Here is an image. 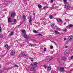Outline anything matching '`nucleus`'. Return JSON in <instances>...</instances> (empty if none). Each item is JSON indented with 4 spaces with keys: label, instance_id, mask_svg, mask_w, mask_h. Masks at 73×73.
Returning a JSON list of instances; mask_svg holds the SVG:
<instances>
[{
    "label": "nucleus",
    "instance_id": "b1692460",
    "mask_svg": "<svg viewBox=\"0 0 73 73\" xmlns=\"http://www.w3.org/2000/svg\"><path fill=\"white\" fill-rule=\"evenodd\" d=\"M22 33H25V30H22Z\"/></svg>",
    "mask_w": 73,
    "mask_h": 73
},
{
    "label": "nucleus",
    "instance_id": "c756f323",
    "mask_svg": "<svg viewBox=\"0 0 73 73\" xmlns=\"http://www.w3.org/2000/svg\"><path fill=\"white\" fill-rule=\"evenodd\" d=\"M50 48L51 49H52L53 48V46H50Z\"/></svg>",
    "mask_w": 73,
    "mask_h": 73
},
{
    "label": "nucleus",
    "instance_id": "49530a36",
    "mask_svg": "<svg viewBox=\"0 0 73 73\" xmlns=\"http://www.w3.org/2000/svg\"><path fill=\"white\" fill-rule=\"evenodd\" d=\"M44 68H46V66L45 65H44Z\"/></svg>",
    "mask_w": 73,
    "mask_h": 73
},
{
    "label": "nucleus",
    "instance_id": "4468645a",
    "mask_svg": "<svg viewBox=\"0 0 73 73\" xmlns=\"http://www.w3.org/2000/svg\"><path fill=\"white\" fill-rule=\"evenodd\" d=\"M15 14L14 13H13L11 15V16L12 17H13L14 16H15Z\"/></svg>",
    "mask_w": 73,
    "mask_h": 73
},
{
    "label": "nucleus",
    "instance_id": "052dcab7",
    "mask_svg": "<svg viewBox=\"0 0 73 73\" xmlns=\"http://www.w3.org/2000/svg\"><path fill=\"white\" fill-rule=\"evenodd\" d=\"M43 9H44V10H46V9H45V8H44Z\"/></svg>",
    "mask_w": 73,
    "mask_h": 73
},
{
    "label": "nucleus",
    "instance_id": "aec40b11",
    "mask_svg": "<svg viewBox=\"0 0 73 73\" xmlns=\"http://www.w3.org/2000/svg\"><path fill=\"white\" fill-rule=\"evenodd\" d=\"M26 18V17H25V15H23V16L22 17L23 19H25Z\"/></svg>",
    "mask_w": 73,
    "mask_h": 73
},
{
    "label": "nucleus",
    "instance_id": "dca6fc26",
    "mask_svg": "<svg viewBox=\"0 0 73 73\" xmlns=\"http://www.w3.org/2000/svg\"><path fill=\"white\" fill-rule=\"evenodd\" d=\"M49 17L50 19H53V17H52V16L51 15H49Z\"/></svg>",
    "mask_w": 73,
    "mask_h": 73
},
{
    "label": "nucleus",
    "instance_id": "cd10ccee",
    "mask_svg": "<svg viewBox=\"0 0 73 73\" xmlns=\"http://www.w3.org/2000/svg\"><path fill=\"white\" fill-rule=\"evenodd\" d=\"M68 30L66 29H65L64 30V32H67Z\"/></svg>",
    "mask_w": 73,
    "mask_h": 73
},
{
    "label": "nucleus",
    "instance_id": "c85d7f7f",
    "mask_svg": "<svg viewBox=\"0 0 73 73\" xmlns=\"http://www.w3.org/2000/svg\"><path fill=\"white\" fill-rule=\"evenodd\" d=\"M71 39H72L70 37V36L68 38V40H71Z\"/></svg>",
    "mask_w": 73,
    "mask_h": 73
},
{
    "label": "nucleus",
    "instance_id": "bb28decb",
    "mask_svg": "<svg viewBox=\"0 0 73 73\" xmlns=\"http://www.w3.org/2000/svg\"><path fill=\"white\" fill-rule=\"evenodd\" d=\"M70 37L71 38V39H72L73 38V35H70Z\"/></svg>",
    "mask_w": 73,
    "mask_h": 73
},
{
    "label": "nucleus",
    "instance_id": "79ce46f5",
    "mask_svg": "<svg viewBox=\"0 0 73 73\" xmlns=\"http://www.w3.org/2000/svg\"><path fill=\"white\" fill-rule=\"evenodd\" d=\"M64 40H66V38H64Z\"/></svg>",
    "mask_w": 73,
    "mask_h": 73
},
{
    "label": "nucleus",
    "instance_id": "2eb2a0df",
    "mask_svg": "<svg viewBox=\"0 0 73 73\" xmlns=\"http://www.w3.org/2000/svg\"><path fill=\"white\" fill-rule=\"evenodd\" d=\"M33 32L34 33H37L38 32L36 30H34L33 31Z\"/></svg>",
    "mask_w": 73,
    "mask_h": 73
},
{
    "label": "nucleus",
    "instance_id": "864d4df0",
    "mask_svg": "<svg viewBox=\"0 0 73 73\" xmlns=\"http://www.w3.org/2000/svg\"><path fill=\"white\" fill-rule=\"evenodd\" d=\"M73 71V69L70 70V71L71 72V71Z\"/></svg>",
    "mask_w": 73,
    "mask_h": 73
},
{
    "label": "nucleus",
    "instance_id": "f3484780",
    "mask_svg": "<svg viewBox=\"0 0 73 73\" xmlns=\"http://www.w3.org/2000/svg\"><path fill=\"white\" fill-rule=\"evenodd\" d=\"M50 59L49 58H48L47 59V60H46V62H48V61H50Z\"/></svg>",
    "mask_w": 73,
    "mask_h": 73
},
{
    "label": "nucleus",
    "instance_id": "20e7f679",
    "mask_svg": "<svg viewBox=\"0 0 73 73\" xmlns=\"http://www.w3.org/2000/svg\"><path fill=\"white\" fill-rule=\"evenodd\" d=\"M32 66L31 68V70L32 71L34 70H35V69L36 68V67L33 66Z\"/></svg>",
    "mask_w": 73,
    "mask_h": 73
},
{
    "label": "nucleus",
    "instance_id": "412c9836",
    "mask_svg": "<svg viewBox=\"0 0 73 73\" xmlns=\"http://www.w3.org/2000/svg\"><path fill=\"white\" fill-rule=\"evenodd\" d=\"M50 59V60H52L54 58V57H51V58H49Z\"/></svg>",
    "mask_w": 73,
    "mask_h": 73
},
{
    "label": "nucleus",
    "instance_id": "9b49d317",
    "mask_svg": "<svg viewBox=\"0 0 73 73\" xmlns=\"http://www.w3.org/2000/svg\"><path fill=\"white\" fill-rule=\"evenodd\" d=\"M11 54L12 55H14L15 54V51L13 50H12L11 52Z\"/></svg>",
    "mask_w": 73,
    "mask_h": 73
},
{
    "label": "nucleus",
    "instance_id": "3c124183",
    "mask_svg": "<svg viewBox=\"0 0 73 73\" xmlns=\"http://www.w3.org/2000/svg\"><path fill=\"white\" fill-rule=\"evenodd\" d=\"M54 44H55V45H56V43L55 42H54Z\"/></svg>",
    "mask_w": 73,
    "mask_h": 73
},
{
    "label": "nucleus",
    "instance_id": "72a5a7b5",
    "mask_svg": "<svg viewBox=\"0 0 73 73\" xmlns=\"http://www.w3.org/2000/svg\"><path fill=\"white\" fill-rule=\"evenodd\" d=\"M64 1L65 3H67V2H66V0H64Z\"/></svg>",
    "mask_w": 73,
    "mask_h": 73
},
{
    "label": "nucleus",
    "instance_id": "e2e57ef3",
    "mask_svg": "<svg viewBox=\"0 0 73 73\" xmlns=\"http://www.w3.org/2000/svg\"><path fill=\"white\" fill-rule=\"evenodd\" d=\"M27 1H29V0H26Z\"/></svg>",
    "mask_w": 73,
    "mask_h": 73
},
{
    "label": "nucleus",
    "instance_id": "39448f33",
    "mask_svg": "<svg viewBox=\"0 0 73 73\" xmlns=\"http://www.w3.org/2000/svg\"><path fill=\"white\" fill-rule=\"evenodd\" d=\"M31 18H32V17L31 16H30L29 17V21L30 23H31V21H32V19H31Z\"/></svg>",
    "mask_w": 73,
    "mask_h": 73
},
{
    "label": "nucleus",
    "instance_id": "37998d69",
    "mask_svg": "<svg viewBox=\"0 0 73 73\" xmlns=\"http://www.w3.org/2000/svg\"><path fill=\"white\" fill-rule=\"evenodd\" d=\"M0 36H1V37L2 38L3 37V35H1Z\"/></svg>",
    "mask_w": 73,
    "mask_h": 73
},
{
    "label": "nucleus",
    "instance_id": "a878e982",
    "mask_svg": "<svg viewBox=\"0 0 73 73\" xmlns=\"http://www.w3.org/2000/svg\"><path fill=\"white\" fill-rule=\"evenodd\" d=\"M14 66L15 67H17V68H19V66L17 65V64L15 65Z\"/></svg>",
    "mask_w": 73,
    "mask_h": 73
},
{
    "label": "nucleus",
    "instance_id": "f704fd0d",
    "mask_svg": "<svg viewBox=\"0 0 73 73\" xmlns=\"http://www.w3.org/2000/svg\"><path fill=\"white\" fill-rule=\"evenodd\" d=\"M44 51H46V48L45 47L44 48Z\"/></svg>",
    "mask_w": 73,
    "mask_h": 73
},
{
    "label": "nucleus",
    "instance_id": "393cba45",
    "mask_svg": "<svg viewBox=\"0 0 73 73\" xmlns=\"http://www.w3.org/2000/svg\"><path fill=\"white\" fill-rule=\"evenodd\" d=\"M73 25H72L70 24L69 27H73Z\"/></svg>",
    "mask_w": 73,
    "mask_h": 73
},
{
    "label": "nucleus",
    "instance_id": "09e8293b",
    "mask_svg": "<svg viewBox=\"0 0 73 73\" xmlns=\"http://www.w3.org/2000/svg\"><path fill=\"white\" fill-rule=\"evenodd\" d=\"M73 58V56L71 57V59H72Z\"/></svg>",
    "mask_w": 73,
    "mask_h": 73
},
{
    "label": "nucleus",
    "instance_id": "c9c22d12",
    "mask_svg": "<svg viewBox=\"0 0 73 73\" xmlns=\"http://www.w3.org/2000/svg\"><path fill=\"white\" fill-rule=\"evenodd\" d=\"M53 53V51H51L50 52V53L51 54H52Z\"/></svg>",
    "mask_w": 73,
    "mask_h": 73
},
{
    "label": "nucleus",
    "instance_id": "603ef678",
    "mask_svg": "<svg viewBox=\"0 0 73 73\" xmlns=\"http://www.w3.org/2000/svg\"><path fill=\"white\" fill-rule=\"evenodd\" d=\"M65 48H68V46H65Z\"/></svg>",
    "mask_w": 73,
    "mask_h": 73
},
{
    "label": "nucleus",
    "instance_id": "680f3d73",
    "mask_svg": "<svg viewBox=\"0 0 73 73\" xmlns=\"http://www.w3.org/2000/svg\"><path fill=\"white\" fill-rule=\"evenodd\" d=\"M51 42H53L54 43V42L53 41H51Z\"/></svg>",
    "mask_w": 73,
    "mask_h": 73
},
{
    "label": "nucleus",
    "instance_id": "423d86ee",
    "mask_svg": "<svg viewBox=\"0 0 73 73\" xmlns=\"http://www.w3.org/2000/svg\"><path fill=\"white\" fill-rule=\"evenodd\" d=\"M29 46H36V44H30L29 45Z\"/></svg>",
    "mask_w": 73,
    "mask_h": 73
},
{
    "label": "nucleus",
    "instance_id": "6e6d98bb",
    "mask_svg": "<svg viewBox=\"0 0 73 73\" xmlns=\"http://www.w3.org/2000/svg\"><path fill=\"white\" fill-rule=\"evenodd\" d=\"M66 23H64V25H66Z\"/></svg>",
    "mask_w": 73,
    "mask_h": 73
},
{
    "label": "nucleus",
    "instance_id": "1a4fd4ad",
    "mask_svg": "<svg viewBox=\"0 0 73 73\" xmlns=\"http://www.w3.org/2000/svg\"><path fill=\"white\" fill-rule=\"evenodd\" d=\"M57 21L58 22H62V20L60 18L58 19L57 20Z\"/></svg>",
    "mask_w": 73,
    "mask_h": 73
},
{
    "label": "nucleus",
    "instance_id": "9d476101",
    "mask_svg": "<svg viewBox=\"0 0 73 73\" xmlns=\"http://www.w3.org/2000/svg\"><path fill=\"white\" fill-rule=\"evenodd\" d=\"M54 33H56V34H57L58 35H59V34H60V32H59L58 31H55Z\"/></svg>",
    "mask_w": 73,
    "mask_h": 73
},
{
    "label": "nucleus",
    "instance_id": "8fccbe9b",
    "mask_svg": "<svg viewBox=\"0 0 73 73\" xmlns=\"http://www.w3.org/2000/svg\"><path fill=\"white\" fill-rule=\"evenodd\" d=\"M33 58H32V59H31V61H32V62L33 61Z\"/></svg>",
    "mask_w": 73,
    "mask_h": 73
},
{
    "label": "nucleus",
    "instance_id": "f03ea898",
    "mask_svg": "<svg viewBox=\"0 0 73 73\" xmlns=\"http://www.w3.org/2000/svg\"><path fill=\"white\" fill-rule=\"evenodd\" d=\"M37 64H38V63L36 62H34L33 64L31 63V66H35V67H36L37 66Z\"/></svg>",
    "mask_w": 73,
    "mask_h": 73
},
{
    "label": "nucleus",
    "instance_id": "4be33fe9",
    "mask_svg": "<svg viewBox=\"0 0 73 73\" xmlns=\"http://www.w3.org/2000/svg\"><path fill=\"white\" fill-rule=\"evenodd\" d=\"M13 35V32H11V33H10L9 34V35Z\"/></svg>",
    "mask_w": 73,
    "mask_h": 73
},
{
    "label": "nucleus",
    "instance_id": "7c9ffc66",
    "mask_svg": "<svg viewBox=\"0 0 73 73\" xmlns=\"http://www.w3.org/2000/svg\"><path fill=\"white\" fill-rule=\"evenodd\" d=\"M57 60L58 61V62H60V59L58 58L57 59Z\"/></svg>",
    "mask_w": 73,
    "mask_h": 73
},
{
    "label": "nucleus",
    "instance_id": "e433bc0d",
    "mask_svg": "<svg viewBox=\"0 0 73 73\" xmlns=\"http://www.w3.org/2000/svg\"><path fill=\"white\" fill-rule=\"evenodd\" d=\"M13 22H15V21H16V19H15L14 20H13Z\"/></svg>",
    "mask_w": 73,
    "mask_h": 73
},
{
    "label": "nucleus",
    "instance_id": "ea45409f",
    "mask_svg": "<svg viewBox=\"0 0 73 73\" xmlns=\"http://www.w3.org/2000/svg\"><path fill=\"white\" fill-rule=\"evenodd\" d=\"M38 36H42V34H39L38 35Z\"/></svg>",
    "mask_w": 73,
    "mask_h": 73
},
{
    "label": "nucleus",
    "instance_id": "bf43d9fd",
    "mask_svg": "<svg viewBox=\"0 0 73 73\" xmlns=\"http://www.w3.org/2000/svg\"><path fill=\"white\" fill-rule=\"evenodd\" d=\"M46 8H48L49 7H48V6H46Z\"/></svg>",
    "mask_w": 73,
    "mask_h": 73
},
{
    "label": "nucleus",
    "instance_id": "7ed1b4c3",
    "mask_svg": "<svg viewBox=\"0 0 73 73\" xmlns=\"http://www.w3.org/2000/svg\"><path fill=\"white\" fill-rule=\"evenodd\" d=\"M68 3H67L65 4V7L66 9H68L70 7Z\"/></svg>",
    "mask_w": 73,
    "mask_h": 73
},
{
    "label": "nucleus",
    "instance_id": "f257e3e1",
    "mask_svg": "<svg viewBox=\"0 0 73 73\" xmlns=\"http://www.w3.org/2000/svg\"><path fill=\"white\" fill-rule=\"evenodd\" d=\"M23 35L24 37L25 38H30L31 37L29 36H27V34L26 33L23 34Z\"/></svg>",
    "mask_w": 73,
    "mask_h": 73
},
{
    "label": "nucleus",
    "instance_id": "5701e85b",
    "mask_svg": "<svg viewBox=\"0 0 73 73\" xmlns=\"http://www.w3.org/2000/svg\"><path fill=\"white\" fill-rule=\"evenodd\" d=\"M54 25V24H51V26L52 27H53Z\"/></svg>",
    "mask_w": 73,
    "mask_h": 73
},
{
    "label": "nucleus",
    "instance_id": "de8ad7c7",
    "mask_svg": "<svg viewBox=\"0 0 73 73\" xmlns=\"http://www.w3.org/2000/svg\"><path fill=\"white\" fill-rule=\"evenodd\" d=\"M24 55H25V56H27V55L26 54H25V53H24L23 54Z\"/></svg>",
    "mask_w": 73,
    "mask_h": 73
},
{
    "label": "nucleus",
    "instance_id": "473e14b6",
    "mask_svg": "<svg viewBox=\"0 0 73 73\" xmlns=\"http://www.w3.org/2000/svg\"><path fill=\"white\" fill-rule=\"evenodd\" d=\"M54 9V7H51L50 8V9H51V10H52V9Z\"/></svg>",
    "mask_w": 73,
    "mask_h": 73
},
{
    "label": "nucleus",
    "instance_id": "4d7b16f0",
    "mask_svg": "<svg viewBox=\"0 0 73 73\" xmlns=\"http://www.w3.org/2000/svg\"><path fill=\"white\" fill-rule=\"evenodd\" d=\"M44 8H46V6H44Z\"/></svg>",
    "mask_w": 73,
    "mask_h": 73
},
{
    "label": "nucleus",
    "instance_id": "13d9d810",
    "mask_svg": "<svg viewBox=\"0 0 73 73\" xmlns=\"http://www.w3.org/2000/svg\"><path fill=\"white\" fill-rule=\"evenodd\" d=\"M56 73V72H53L52 73V72H51V73Z\"/></svg>",
    "mask_w": 73,
    "mask_h": 73
},
{
    "label": "nucleus",
    "instance_id": "6ab92c4d",
    "mask_svg": "<svg viewBox=\"0 0 73 73\" xmlns=\"http://www.w3.org/2000/svg\"><path fill=\"white\" fill-rule=\"evenodd\" d=\"M50 69H51V67L49 66V67L47 69L48 70H50Z\"/></svg>",
    "mask_w": 73,
    "mask_h": 73
},
{
    "label": "nucleus",
    "instance_id": "a19ab883",
    "mask_svg": "<svg viewBox=\"0 0 73 73\" xmlns=\"http://www.w3.org/2000/svg\"><path fill=\"white\" fill-rule=\"evenodd\" d=\"M33 15H34V16H35V13H33Z\"/></svg>",
    "mask_w": 73,
    "mask_h": 73
},
{
    "label": "nucleus",
    "instance_id": "6e6552de",
    "mask_svg": "<svg viewBox=\"0 0 73 73\" xmlns=\"http://www.w3.org/2000/svg\"><path fill=\"white\" fill-rule=\"evenodd\" d=\"M5 47L8 50H9V49L10 48H9V47L8 46V45L7 44L5 46Z\"/></svg>",
    "mask_w": 73,
    "mask_h": 73
},
{
    "label": "nucleus",
    "instance_id": "c03bdc74",
    "mask_svg": "<svg viewBox=\"0 0 73 73\" xmlns=\"http://www.w3.org/2000/svg\"><path fill=\"white\" fill-rule=\"evenodd\" d=\"M51 3H53V0H51Z\"/></svg>",
    "mask_w": 73,
    "mask_h": 73
},
{
    "label": "nucleus",
    "instance_id": "2f4dec72",
    "mask_svg": "<svg viewBox=\"0 0 73 73\" xmlns=\"http://www.w3.org/2000/svg\"><path fill=\"white\" fill-rule=\"evenodd\" d=\"M1 32V25L0 24V32Z\"/></svg>",
    "mask_w": 73,
    "mask_h": 73
},
{
    "label": "nucleus",
    "instance_id": "a18cd8bd",
    "mask_svg": "<svg viewBox=\"0 0 73 73\" xmlns=\"http://www.w3.org/2000/svg\"><path fill=\"white\" fill-rule=\"evenodd\" d=\"M8 2H9V3H11V1H8Z\"/></svg>",
    "mask_w": 73,
    "mask_h": 73
},
{
    "label": "nucleus",
    "instance_id": "a211bd4d",
    "mask_svg": "<svg viewBox=\"0 0 73 73\" xmlns=\"http://www.w3.org/2000/svg\"><path fill=\"white\" fill-rule=\"evenodd\" d=\"M38 8H41V5L40 4H39L38 5Z\"/></svg>",
    "mask_w": 73,
    "mask_h": 73
},
{
    "label": "nucleus",
    "instance_id": "ddd939ff",
    "mask_svg": "<svg viewBox=\"0 0 73 73\" xmlns=\"http://www.w3.org/2000/svg\"><path fill=\"white\" fill-rule=\"evenodd\" d=\"M61 60H65L66 59V57H63L61 58Z\"/></svg>",
    "mask_w": 73,
    "mask_h": 73
},
{
    "label": "nucleus",
    "instance_id": "0e129e2a",
    "mask_svg": "<svg viewBox=\"0 0 73 73\" xmlns=\"http://www.w3.org/2000/svg\"><path fill=\"white\" fill-rule=\"evenodd\" d=\"M3 56V55H0V56Z\"/></svg>",
    "mask_w": 73,
    "mask_h": 73
},
{
    "label": "nucleus",
    "instance_id": "58836bf2",
    "mask_svg": "<svg viewBox=\"0 0 73 73\" xmlns=\"http://www.w3.org/2000/svg\"><path fill=\"white\" fill-rule=\"evenodd\" d=\"M55 29H59V28H58V27H55Z\"/></svg>",
    "mask_w": 73,
    "mask_h": 73
},
{
    "label": "nucleus",
    "instance_id": "0eeeda50",
    "mask_svg": "<svg viewBox=\"0 0 73 73\" xmlns=\"http://www.w3.org/2000/svg\"><path fill=\"white\" fill-rule=\"evenodd\" d=\"M60 70L61 72H64V68L63 67H61L60 68Z\"/></svg>",
    "mask_w": 73,
    "mask_h": 73
},
{
    "label": "nucleus",
    "instance_id": "4c0bfd02",
    "mask_svg": "<svg viewBox=\"0 0 73 73\" xmlns=\"http://www.w3.org/2000/svg\"><path fill=\"white\" fill-rule=\"evenodd\" d=\"M23 24V23H21L20 25H18V27H19V26H20V25H21V24Z\"/></svg>",
    "mask_w": 73,
    "mask_h": 73
},
{
    "label": "nucleus",
    "instance_id": "f8f14e48",
    "mask_svg": "<svg viewBox=\"0 0 73 73\" xmlns=\"http://www.w3.org/2000/svg\"><path fill=\"white\" fill-rule=\"evenodd\" d=\"M8 22H10V23H12V22L11 21V19L10 18H9L8 19Z\"/></svg>",
    "mask_w": 73,
    "mask_h": 73
},
{
    "label": "nucleus",
    "instance_id": "5fc2aeb1",
    "mask_svg": "<svg viewBox=\"0 0 73 73\" xmlns=\"http://www.w3.org/2000/svg\"><path fill=\"white\" fill-rule=\"evenodd\" d=\"M0 71H1L0 73H3V72H2V71L1 70Z\"/></svg>",
    "mask_w": 73,
    "mask_h": 73
}]
</instances>
